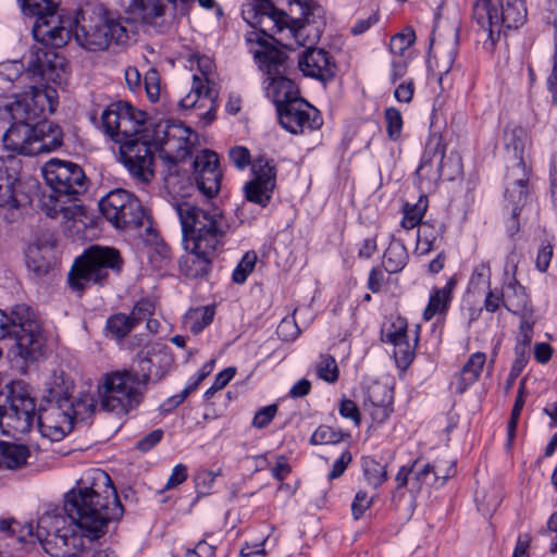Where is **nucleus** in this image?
Masks as SVG:
<instances>
[{"instance_id": "50", "label": "nucleus", "mask_w": 557, "mask_h": 557, "mask_svg": "<svg viewBox=\"0 0 557 557\" xmlns=\"http://www.w3.org/2000/svg\"><path fill=\"white\" fill-rule=\"evenodd\" d=\"M276 334L283 342L295 341L300 334V329L296 323L295 317L283 318L276 327Z\"/></svg>"}, {"instance_id": "57", "label": "nucleus", "mask_w": 557, "mask_h": 557, "mask_svg": "<svg viewBox=\"0 0 557 557\" xmlns=\"http://www.w3.org/2000/svg\"><path fill=\"white\" fill-rule=\"evenodd\" d=\"M516 358L505 383V389L508 392L515 384L516 380L522 373L529 362V355L515 354Z\"/></svg>"}, {"instance_id": "22", "label": "nucleus", "mask_w": 557, "mask_h": 557, "mask_svg": "<svg viewBox=\"0 0 557 557\" xmlns=\"http://www.w3.org/2000/svg\"><path fill=\"white\" fill-rule=\"evenodd\" d=\"M519 260V256L512 249L508 256L506 261V267H511L512 269V277L505 283V308L512 314L522 317H531L534 314V308L532 306L530 296L528 295L525 287L522 286L519 281L516 278V270L517 263Z\"/></svg>"}, {"instance_id": "16", "label": "nucleus", "mask_w": 557, "mask_h": 557, "mask_svg": "<svg viewBox=\"0 0 557 557\" xmlns=\"http://www.w3.org/2000/svg\"><path fill=\"white\" fill-rule=\"evenodd\" d=\"M250 171L251 178L243 186L245 199L267 208L277 187V163L265 153H260L253 158Z\"/></svg>"}, {"instance_id": "48", "label": "nucleus", "mask_w": 557, "mask_h": 557, "mask_svg": "<svg viewBox=\"0 0 557 557\" xmlns=\"http://www.w3.org/2000/svg\"><path fill=\"white\" fill-rule=\"evenodd\" d=\"M206 87L211 86L205 85L202 77L195 74L193 76L191 89L183 99L180 100V107L183 109H191L196 107L199 99L205 97Z\"/></svg>"}, {"instance_id": "15", "label": "nucleus", "mask_w": 557, "mask_h": 557, "mask_svg": "<svg viewBox=\"0 0 557 557\" xmlns=\"http://www.w3.org/2000/svg\"><path fill=\"white\" fill-rule=\"evenodd\" d=\"M99 209L115 228L133 231L143 226L144 208L139 199L125 189L117 188L109 191L100 199Z\"/></svg>"}, {"instance_id": "40", "label": "nucleus", "mask_w": 557, "mask_h": 557, "mask_svg": "<svg viewBox=\"0 0 557 557\" xmlns=\"http://www.w3.org/2000/svg\"><path fill=\"white\" fill-rule=\"evenodd\" d=\"M446 146L440 136H432L425 144L424 151L422 153V168H424L428 162L443 163L445 157Z\"/></svg>"}, {"instance_id": "64", "label": "nucleus", "mask_w": 557, "mask_h": 557, "mask_svg": "<svg viewBox=\"0 0 557 557\" xmlns=\"http://www.w3.org/2000/svg\"><path fill=\"white\" fill-rule=\"evenodd\" d=\"M384 267H373L368 276L367 287L373 294H377L382 290L383 285L386 282Z\"/></svg>"}, {"instance_id": "21", "label": "nucleus", "mask_w": 557, "mask_h": 557, "mask_svg": "<svg viewBox=\"0 0 557 557\" xmlns=\"http://www.w3.org/2000/svg\"><path fill=\"white\" fill-rule=\"evenodd\" d=\"M307 44L299 57L298 69L307 77L318 79L322 83L332 81L336 74V62L333 55L323 48L311 47Z\"/></svg>"}, {"instance_id": "26", "label": "nucleus", "mask_w": 557, "mask_h": 557, "mask_svg": "<svg viewBox=\"0 0 557 557\" xmlns=\"http://www.w3.org/2000/svg\"><path fill=\"white\" fill-rule=\"evenodd\" d=\"M34 156L45 152H51L60 148L63 144L62 128L45 119L37 120L36 134L34 135Z\"/></svg>"}, {"instance_id": "32", "label": "nucleus", "mask_w": 557, "mask_h": 557, "mask_svg": "<svg viewBox=\"0 0 557 557\" xmlns=\"http://www.w3.org/2000/svg\"><path fill=\"white\" fill-rule=\"evenodd\" d=\"M2 468L4 469H20L26 465L30 451L27 446L15 443H8L3 441L2 444Z\"/></svg>"}, {"instance_id": "23", "label": "nucleus", "mask_w": 557, "mask_h": 557, "mask_svg": "<svg viewBox=\"0 0 557 557\" xmlns=\"http://www.w3.org/2000/svg\"><path fill=\"white\" fill-rule=\"evenodd\" d=\"M528 141L527 131L515 123H508L504 129V145L508 152H512L515 164L508 168L506 183L513 182V177L525 174L529 184L531 170L527 166L523 153Z\"/></svg>"}, {"instance_id": "52", "label": "nucleus", "mask_w": 557, "mask_h": 557, "mask_svg": "<svg viewBox=\"0 0 557 557\" xmlns=\"http://www.w3.org/2000/svg\"><path fill=\"white\" fill-rule=\"evenodd\" d=\"M24 64L21 61H5L0 63V79L14 83L23 75Z\"/></svg>"}, {"instance_id": "6", "label": "nucleus", "mask_w": 557, "mask_h": 557, "mask_svg": "<svg viewBox=\"0 0 557 557\" xmlns=\"http://www.w3.org/2000/svg\"><path fill=\"white\" fill-rule=\"evenodd\" d=\"M42 174L52 190L49 203H45L47 215L55 219L61 216L73 223L82 222L83 207L74 203L88 188L82 166L72 161L51 159L44 165Z\"/></svg>"}, {"instance_id": "5", "label": "nucleus", "mask_w": 557, "mask_h": 557, "mask_svg": "<svg viewBox=\"0 0 557 557\" xmlns=\"http://www.w3.org/2000/svg\"><path fill=\"white\" fill-rule=\"evenodd\" d=\"M143 125L141 112L126 101L112 102L100 114V128L120 145L121 162L134 177L149 182L154 154L151 145L137 137Z\"/></svg>"}, {"instance_id": "51", "label": "nucleus", "mask_w": 557, "mask_h": 557, "mask_svg": "<svg viewBox=\"0 0 557 557\" xmlns=\"http://www.w3.org/2000/svg\"><path fill=\"white\" fill-rule=\"evenodd\" d=\"M96 401L90 395H84L77 401H73L74 421H84L89 418L96 410Z\"/></svg>"}, {"instance_id": "17", "label": "nucleus", "mask_w": 557, "mask_h": 557, "mask_svg": "<svg viewBox=\"0 0 557 557\" xmlns=\"http://www.w3.org/2000/svg\"><path fill=\"white\" fill-rule=\"evenodd\" d=\"M26 75L46 84L61 85L67 77V64L54 49L33 48L26 66Z\"/></svg>"}, {"instance_id": "13", "label": "nucleus", "mask_w": 557, "mask_h": 557, "mask_svg": "<svg viewBox=\"0 0 557 557\" xmlns=\"http://www.w3.org/2000/svg\"><path fill=\"white\" fill-rule=\"evenodd\" d=\"M143 386L133 370L107 373L99 384L100 407L116 416H125L137 408L143 394L137 388Z\"/></svg>"}, {"instance_id": "53", "label": "nucleus", "mask_w": 557, "mask_h": 557, "mask_svg": "<svg viewBox=\"0 0 557 557\" xmlns=\"http://www.w3.org/2000/svg\"><path fill=\"white\" fill-rule=\"evenodd\" d=\"M491 282V267L488 262H480L473 268L470 276L469 285L473 288H480L485 285H490Z\"/></svg>"}, {"instance_id": "31", "label": "nucleus", "mask_w": 557, "mask_h": 557, "mask_svg": "<svg viewBox=\"0 0 557 557\" xmlns=\"http://www.w3.org/2000/svg\"><path fill=\"white\" fill-rule=\"evenodd\" d=\"M214 315V306L191 308L184 317V325L197 335L213 322Z\"/></svg>"}, {"instance_id": "49", "label": "nucleus", "mask_w": 557, "mask_h": 557, "mask_svg": "<svg viewBox=\"0 0 557 557\" xmlns=\"http://www.w3.org/2000/svg\"><path fill=\"white\" fill-rule=\"evenodd\" d=\"M154 312V304L148 298L139 299L128 314L135 326L150 318Z\"/></svg>"}, {"instance_id": "35", "label": "nucleus", "mask_w": 557, "mask_h": 557, "mask_svg": "<svg viewBox=\"0 0 557 557\" xmlns=\"http://www.w3.org/2000/svg\"><path fill=\"white\" fill-rule=\"evenodd\" d=\"M362 471L368 485L373 488L380 487L387 480L386 466L372 457L362 458Z\"/></svg>"}, {"instance_id": "63", "label": "nucleus", "mask_w": 557, "mask_h": 557, "mask_svg": "<svg viewBox=\"0 0 557 557\" xmlns=\"http://www.w3.org/2000/svg\"><path fill=\"white\" fill-rule=\"evenodd\" d=\"M164 432L161 429H156L141 437L136 443V448L141 453H147L156 447L163 438Z\"/></svg>"}, {"instance_id": "62", "label": "nucleus", "mask_w": 557, "mask_h": 557, "mask_svg": "<svg viewBox=\"0 0 557 557\" xmlns=\"http://www.w3.org/2000/svg\"><path fill=\"white\" fill-rule=\"evenodd\" d=\"M433 468L431 463H425L421 468L418 466L414 468L412 473L414 474L413 480L411 482V486L409 487V492H419L422 484L429 483V478L432 475Z\"/></svg>"}, {"instance_id": "55", "label": "nucleus", "mask_w": 557, "mask_h": 557, "mask_svg": "<svg viewBox=\"0 0 557 557\" xmlns=\"http://www.w3.org/2000/svg\"><path fill=\"white\" fill-rule=\"evenodd\" d=\"M278 410V406L276 404H271L265 407L260 408L252 419V426L256 429H264L267 428L275 418Z\"/></svg>"}, {"instance_id": "25", "label": "nucleus", "mask_w": 557, "mask_h": 557, "mask_svg": "<svg viewBox=\"0 0 557 557\" xmlns=\"http://www.w3.org/2000/svg\"><path fill=\"white\" fill-rule=\"evenodd\" d=\"M362 406L373 422L383 423L393 412V391L384 383L372 382L364 389Z\"/></svg>"}, {"instance_id": "33", "label": "nucleus", "mask_w": 557, "mask_h": 557, "mask_svg": "<svg viewBox=\"0 0 557 557\" xmlns=\"http://www.w3.org/2000/svg\"><path fill=\"white\" fill-rule=\"evenodd\" d=\"M429 200L425 195H421L418 201L413 205L405 202L403 206V219L400 221L401 227L405 230H412L422 223V219L428 210Z\"/></svg>"}, {"instance_id": "7", "label": "nucleus", "mask_w": 557, "mask_h": 557, "mask_svg": "<svg viewBox=\"0 0 557 557\" xmlns=\"http://www.w3.org/2000/svg\"><path fill=\"white\" fill-rule=\"evenodd\" d=\"M0 341L5 344L10 358L24 364L38 361L47 345L40 321L24 304L14 306L10 314L0 309Z\"/></svg>"}, {"instance_id": "19", "label": "nucleus", "mask_w": 557, "mask_h": 557, "mask_svg": "<svg viewBox=\"0 0 557 557\" xmlns=\"http://www.w3.org/2000/svg\"><path fill=\"white\" fill-rule=\"evenodd\" d=\"M193 169V177L198 190L207 198L215 197L221 189L223 177L218 153L210 149L198 151Z\"/></svg>"}, {"instance_id": "38", "label": "nucleus", "mask_w": 557, "mask_h": 557, "mask_svg": "<svg viewBox=\"0 0 557 557\" xmlns=\"http://www.w3.org/2000/svg\"><path fill=\"white\" fill-rule=\"evenodd\" d=\"M525 404V380L523 379L519 383V388L517 392V397L511 410V414L507 424V436H508V444H511L516 436V430L518 426V422L522 412V409Z\"/></svg>"}, {"instance_id": "34", "label": "nucleus", "mask_w": 557, "mask_h": 557, "mask_svg": "<svg viewBox=\"0 0 557 557\" xmlns=\"http://www.w3.org/2000/svg\"><path fill=\"white\" fill-rule=\"evenodd\" d=\"M349 432L343 430H334L329 425H320L310 436L309 443L311 445H335L345 440H350Z\"/></svg>"}, {"instance_id": "24", "label": "nucleus", "mask_w": 557, "mask_h": 557, "mask_svg": "<svg viewBox=\"0 0 557 557\" xmlns=\"http://www.w3.org/2000/svg\"><path fill=\"white\" fill-rule=\"evenodd\" d=\"M529 197V184L525 174L513 177V182L506 183L505 210L509 212L506 220V231L509 237H513L520 230L519 216Z\"/></svg>"}, {"instance_id": "18", "label": "nucleus", "mask_w": 557, "mask_h": 557, "mask_svg": "<svg viewBox=\"0 0 557 557\" xmlns=\"http://www.w3.org/2000/svg\"><path fill=\"white\" fill-rule=\"evenodd\" d=\"M278 122L292 134L318 129L323 121L320 112L301 97L276 110Z\"/></svg>"}, {"instance_id": "8", "label": "nucleus", "mask_w": 557, "mask_h": 557, "mask_svg": "<svg viewBox=\"0 0 557 557\" xmlns=\"http://www.w3.org/2000/svg\"><path fill=\"white\" fill-rule=\"evenodd\" d=\"M124 261L113 247L91 245L78 256L69 272V287L82 295L91 285L104 286L111 275L119 276Z\"/></svg>"}, {"instance_id": "3", "label": "nucleus", "mask_w": 557, "mask_h": 557, "mask_svg": "<svg viewBox=\"0 0 557 557\" xmlns=\"http://www.w3.org/2000/svg\"><path fill=\"white\" fill-rule=\"evenodd\" d=\"M63 510L76 522L90 546L104 536L111 521L123 517L124 507L108 473L92 469L64 494Z\"/></svg>"}, {"instance_id": "41", "label": "nucleus", "mask_w": 557, "mask_h": 557, "mask_svg": "<svg viewBox=\"0 0 557 557\" xmlns=\"http://www.w3.org/2000/svg\"><path fill=\"white\" fill-rule=\"evenodd\" d=\"M27 269L33 272L37 277L46 275L50 269V261L42 256L39 247H30L26 253Z\"/></svg>"}, {"instance_id": "54", "label": "nucleus", "mask_w": 557, "mask_h": 557, "mask_svg": "<svg viewBox=\"0 0 557 557\" xmlns=\"http://www.w3.org/2000/svg\"><path fill=\"white\" fill-rule=\"evenodd\" d=\"M228 158L238 170H245L248 165L252 166L253 159L250 151L244 146H235L230 149Z\"/></svg>"}, {"instance_id": "61", "label": "nucleus", "mask_w": 557, "mask_h": 557, "mask_svg": "<svg viewBox=\"0 0 557 557\" xmlns=\"http://www.w3.org/2000/svg\"><path fill=\"white\" fill-rule=\"evenodd\" d=\"M215 480V474L210 470H199L194 476L196 490L199 494L206 495L211 490Z\"/></svg>"}, {"instance_id": "2", "label": "nucleus", "mask_w": 557, "mask_h": 557, "mask_svg": "<svg viewBox=\"0 0 557 557\" xmlns=\"http://www.w3.org/2000/svg\"><path fill=\"white\" fill-rule=\"evenodd\" d=\"M57 91L52 88L29 86V90L15 95L5 104L4 110L12 120L11 126L2 137L3 147L11 154L0 156V208L18 209L17 198L21 186L22 162L16 154L34 156V135L37 120L46 112L52 113L57 101Z\"/></svg>"}, {"instance_id": "45", "label": "nucleus", "mask_w": 557, "mask_h": 557, "mask_svg": "<svg viewBox=\"0 0 557 557\" xmlns=\"http://www.w3.org/2000/svg\"><path fill=\"white\" fill-rule=\"evenodd\" d=\"M317 375L327 383H335L338 380L339 370L333 356L327 354L320 356L317 364Z\"/></svg>"}, {"instance_id": "10", "label": "nucleus", "mask_w": 557, "mask_h": 557, "mask_svg": "<svg viewBox=\"0 0 557 557\" xmlns=\"http://www.w3.org/2000/svg\"><path fill=\"white\" fill-rule=\"evenodd\" d=\"M258 44L263 49L256 51L255 59L267 76L264 81L265 96L277 110L288 101L300 97L299 88L292 78V74H295L294 61L284 51L269 45L263 39H258Z\"/></svg>"}, {"instance_id": "39", "label": "nucleus", "mask_w": 557, "mask_h": 557, "mask_svg": "<svg viewBox=\"0 0 557 557\" xmlns=\"http://www.w3.org/2000/svg\"><path fill=\"white\" fill-rule=\"evenodd\" d=\"M135 324L125 313H116L107 320L106 329L114 337L122 339L127 336L134 329Z\"/></svg>"}, {"instance_id": "28", "label": "nucleus", "mask_w": 557, "mask_h": 557, "mask_svg": "<svg viewBox=\"0 0 557 557\" xmlns=\"http://www.w3.org/2000/svg\"><path fill=\"white\" fill-rule=\"evenodd\" d=\"M445 233V225L438 220L423 221L417 232L416 252L420 256L430 253L438 248V239Z\"/></svg>"}, {"instance_id": "1", "label": "nucleus", "mask_w": 557, "mask_h": 557, "mask_svg": "<svg viewBox=\"0 0 557 557\" xmlns=\"http://www.w3.org/2000/svg\"><path fill=\"white\" fill-rule=\"evenodd\" d=\"M25 16L36 17L33 37L42 48L58 49L65 46L73 33L85 49L99 51L110 45H124L129 36L121 18H113L100 3H87L72 20L58 14L60 0H17Z\"/></svg>"}, {"instance_id": "46", "label": "nucleus", "mask_w": 557, "mask_h": 557, "mask_svg": "<svg viewBox=\"0 0 557 557\" xmlns=\"http://www.w3.org/2000/svg\"><path fill=\"white\" fill-rule=\"evenodd\" d=\"M407 321L397 317L385 330L382 331V341L387 344H396L408 337Z\"/></svg>"}, {"instance_id": "59", "label": "nucleus", "mask_w": 557, "mask_h": 557, "mask_svg": "<svg viewBox=\"0 0 557 557\" xmlns=\"http://www.w3.org/2000/svg\"><path fill=\"white\" fill-rule=\"evenodd\" d=\"M352 461V455L349 449H345L341 456L333 462L332 469L327 474V480L333 481L344 474L350 462Z\"/></svg>"}, {"instance_id": "27", "label": "nucleus", "mask_w": 557, "mask_h": 557, "mask_svg": "<svg viewBox=\"0 0 557 557\" xmlns=\"http://www.w3.org/2000/svg\"><path fill=\"white\" fill-rule=\"evenodd\" d=\"M456 286L457 278L451 276L447 280L445 286L432 288L429 302L423 311V319L425 321H430L436 314L447 313Z\"/></svg>"}, {"instance_id": "4", "label": "nucleus", "mask_w": 557, "mask_h": 557, "mask_svg": "<svg viewBox=\"0 0 557 557\" xmlns=\"http://www.w3.org/2000/svg\"><path fill=\"white\" fill-rule=\"evenodd\" d=\"M180 219L183 244L188 255L180 261L181 272L188 278H205L212 270L215 251L225 243L230 224L219 208L205 210L180 201L174 203Z\"/></svg>"}, {"instance_id": "42", "label": "nucleus", "mask_w": 557, "mask_h": 557, "mask_svg": "<svg viewBox=\"0 0 557 557\" xmlns=\"http://www.w3.org/2000/svg\"><path fill=\"white\" fill-rule=\"evenodd\" d=\"M416 41V33L411 27H406L395 34L389 40V51L395 57H403Z\"/></svg>"}, {"instance_id": "44", "label": "nucleus", "mask_w": 557, "mask_h": 557, "mask_svg": "<svg viewBox=\"0 0 557 557\" xmlns=\"http://www.w3.org/2000/svg\"><path fill=\"white\" fill-rule=\"evenodd\" d=\"M257 255L255 251H247L237 263L232 273V281L235 284H244L249 274L255 270Z\"/></svg>"}, {"instance_id": "58", "label": "nucleus", "mask_w": 557, "mask_h": 557, "mask_svg": "<svg viewBox=\"0 0 557 557\" xmlns=\"http://www.w3.org/2000/svg\"><path fill=\"white\" fill-rule=\"evenodd\" d=\"M338 412L345 419H350L356 426L361 423V413L356 403L348 398H343L338 405Z\"/></svg>"}, {"instance_id": "30", "label": "nucleus", "mask_w": 557, "mask_h": 557, "mask_svg": "<svg viewBox=\"0 0 557 557\" xmlns=\"http://www.w3.org/2000/svg\"><path fill=\"white\" fill-rule=\"evenodd\" d=\"M409 253L406 245L399 238L392 237L383 253L382 264L389 274L401 272L408 264Z\"/></svg>"}, {"instance_id": "36", "label": "nucleus", "mask_w": 557, "mask_h": 557, "mask_svg": "<svg viewBox=\"0 0 557 557\" xmlns=\"http://www.w3.org/2000/svg\"><path fill=\"white\" fill-rule=\"evenodd\" d=\"M419 342V326H417L413 345L409 343L408 337L394 344V358L398 368L406 370L413 361L416 348Z\"/></svg>"}, {"instance_id": "11", "label": "nucleus", "mask_w": 557, "mask_h": 557, "mask_svg": "<svg viewBox=\"0 0 557 557\" xmlns=\"http://www.w3.org/2000/svg\"><path fill=\"white\" fill-rule=\"evenodd\" d=\"M289 4L299 9L298 18H290L287 14L286 16H264L256 21L255 26L270 38L275 34L286 33V37L293 38L297 46L317 44L322 34V23L314 20L315 11L320 7L312 0H289Z\"/></svg>"}, {"instance_id": "43", "label": "nucleus", "mask_w": 557, "mask_h": 557, "mask_svg": "<svg viewBox=\"0 0 557 557\" xmlns=\"http://www.w3.org/2000/svg\"><path fill=\"white\" fill-rule=\"evenodd\" d=\"M386 134L389 140L397 141L401 136L404 120L400 111L395 107L386 108L384 111Z\"/></svg>"}, {"instance_id": "29", "label": "nucleus", "mask_w": 557, "mask_h": 557, "mask_svg": "<svg viewBox=\"0 0 557 557\" xmlns=\"http://www.w3.org/2000/svg\"><path fill=\"white\" fill-rule=\"evenodd\" d=\"M485 362L486 355L484 352L476 351L469 356L455 383L457 394H463L479 380Z\"/></svg>"}, {"instance_id": "47", "label": "nucleus", "mask_w": 557, "mask_h": 557, "mask_svg": "<svg viewBox=\"0 0 557 557\" xmlns=\"http://www.w3.org/2000/svg\"><path fill=\"white\" fill-rule=\"evenodd\" d=\"M431 467L433 468L432 475L434 478V481L431 484L436 487L443 486L449 478H453L456 474L457 471L455 460H448L445 462L436 460L434 463H431Z\"/></svg>"}, {"instance_id": "14", "label": "nucleus", "mask_w": 557, "mask_h": 557, "mask_svg": "<svg viewBox=\"0 0 557 557\" xmlns=\"http://www.w3.org/2000/svg\"><path fill=\"white\" fill-rule=\"evenodd\" d=\"M37 420L42 436L51 441H61L73 430L72 398L61 388H50L44 404L39 407Z\"/></svg>"}, {"instance_id": "37", "label": "nucleus", "mask_w": 557, "mask_h": 557, "mask_svg": "<svg viewBox=\"0 0 557 557\" xmlns=\"http://www.w3.org/2000/svg\"><path fill=\"white\" fill-rule=\"evenodd\" d=\"M536 319L533 315L520 318L519 333L515 346V354L529 355V347L533 337Z\"/></svg>"}, {"instance_id": "56", "label": "nucleus", "mask_w": 557, "mask_h": 557, "mask_svg": "<svg viewBox=\"0 0 557 557\" xmlns=\"http://www.w3.org/2000/svg\"><path fill=\"white\" fill-rule=\"evenodd\" d=\"M373 505V497H369L366 491H358L351 503V515L355 520L362 518L364 512Z\"/></svg>"}, {"instance_id": "20", "label": "nucleus", "mask_w": 557, "mask_h": 557, "mask_svg": "<svg viewBox=\"0 0 557 557\" xmlns=\"http://www.w3.org/2000/svg\"><path fill=\"white\" fill-rule=\"evenodd\" d=\"M137 369L133 370L138 375L143 386L149 382H159L169 372L172 357L165 348L149 346L141 349L136 356Z\"/></svg>"}, {"instance_id": "12", "label": "nucleus", "mask_w": 557, "mask_h": 557, "mask_svg": "<svg viewBox=\"0 0 557 557\" xmlns=\"http://www.w3.org/2000/svg\"><path fill=\"white\" fill-rule=\"evenodd\" d=\"M75 527L76 522L67 517L63 508L48 506L37 520L36 540L53 557L55 548L85 549L88 544L81 530Z\"/></svg>"}, {"instance_id": "60", "label": "nucleus", "mask_w": 557, "mask_h": 557, "mask_svg": "<svg viewBox=\"0 0 557 557\" xmlns=\"http://www.w3.org/2000/svg\"><path fill=\"white\" fill-rule=\"evenodd\" d=\"M442 169L443 163H435L433 161L428 162V164L422 168V160H420V164L418 169L416 170V176L422 181H437L442 177Z\"/></svg>"}, {"instance_id": "9", "label": "nucleus", "mask_w": 557, "mask_h": 557, "mask_svg": "<svg viewBox=\"0 0 557 557\" xmlns=\"http://www.w3.org/2000/svg\"><path fill=\"white\" fill-rule=\"evenodd\" d=\"M472 16L479 25L483 49L493 52L503 27L517 29L527 20L525 0H475Z\"/></svg>"}]
</instances>
